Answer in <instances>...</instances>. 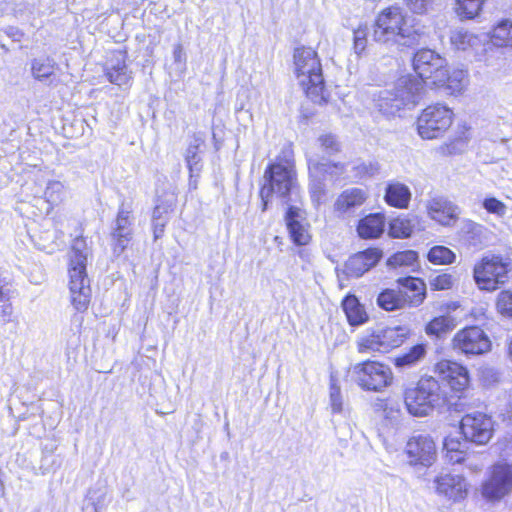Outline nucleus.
Returning <instances> with one entry per match:
<instances>
[{"label": "nucleus", "mask_w": 512, "mask_h": 512, "mask_svg": "<svg viewBox=\"0 0 512 512\" xmlns=\"http://www.w3.org/2000/svg\"><path fill=\"white\" fill-rule=\"evenodd\" d=\"M264 183L260 189L261 210L268 209L272 196H276L283 203L293 201V196L298 195L299 185L294 160L278 157L270 163L264 172Z\"/></svg>", "instance_id": "1"}, {"label": "nucleus", "mask_w": 512, "mask_h": 512, "mask_svg": "<svg viewBox=\"0 0 512 512\" xmlns=\"http://www.w3.org/2000/svg\"><path fill=\"white\" fill-rule=\"evenodd\" d=\"M373 39L400 47H412L419 43L421 34L412 28L405 27V18L399 7L384 9L373 26Z\"/></svg>", "instance_id": "2"}, {"label": "nucleus", "mask_w": 512, "mask_h": 512, "mask_svg": "<svg viewBox=\"0 0 512 512\" xmlns=\"http://www.w3.org/2000/svg\"><path fill=\"white\" fill-rule=\"evenodd\" d=\"M293 59L297 79L307 97L314 103H325V82L317 52L310 47H298Z\"/></svg>", "instance_id": "3"}, {"label": "nucleus", "mask_w": 512, "mask_h": 512, "mask_svg": "<svg viewBox=\"0 0 512 512\" xmlns=\"http://www.w3.org/2000/svg\"><path fill=\"white\" fill-rule=\"evenodd\" d=\"M88 249L83 238H76L72 244L69 268V289L71 303L79 312L88 309L91 300V288L86 274Z\"/></svg>", "instance_id": "4"}, {"label": "nucleus", "mask_w": 512, "mask_h": 512, "mask_svg": "<svg viewBox=\"0 0 512 512\" xmlns=\"http://www.w3.org/2000/svg\"><path fill=\"white\" fill-rule=\"evenodd\" d=\"M424 83L416 76L400 77L394 88L381 91L377 99V107L384 115H395L401 109L415 106L422 97Z\"/></svg>", "instance_id": "5"}, {"label": "nucleus", "mask_w": 512, "mask_h": 512, "mask_svg": "<svg viewBox=\"0 0 512 512\" xmlns=\"http://www.w3.org/2000/svg\"><path fill=\"white\" fill-rule=\"evenodd\" d=\"M446 392L433 377L421 378L417 386L406 389L404 402L408 412L416 417L429 415L435 408L442 406Z\"/></svg>", "instance_id": "6"}, {"label": "nucleus", "mask_w": 512, "mask_h": 512, "mask_svg": "<svg viewBox=\"0 0 512 512\" xmlns=\"http://www.w3.org/2000/svg\"><path fill=\"white\" fill-rule=\"evenodd\" d=\"M398 283L403 290L386 289L377 297V304L386 311H394L409 305L417 307L426 297L425 283L415 277L399 278Z\"/></svg>", "instance_id": "7"}, {"label": "nucleus", "mask_w": 512, "mask_h": 512, "mask_svg": "<svg viewBox=\"0 0 512 512\" xmlns=\"http://www.w3.org/2000/svg\"><path fill=\"white\" fill-rule=\"evenodd\" d=\"M511 271V259L501 255H485L473 269V278L480 290L492 292L506 284Z\"/></svg>", "instance_id": "8"}, {"label": "nucleus", "mask_w": 512, "mask_h": 512, "mask_svg": "<svg viewBox=\"0 0 512 512\" xmlns=\"http://www.w3.org/2000/svg\"><path fill=\"white\" fill-rule=\"evenodd\" d=\"M408 329L402 326L377 328L357 340V350L362 354L387 353L405 341Z\"/></svg>", "instance_id": "9"}, {"label": "nucleus", "mask_w": 512, "mask_h": 512, "mask_svg": "<svg viewBox=\"0 0 512 512\" xmlns=\"http://www.w3.org/2000/svg\"><path fill=\"white\" fill-rule=\"evenodd\" d=\"M352 379L363 389L381 391L392 382L391 369L376 361H364L353 365L349 370Z\"/></svg>", "instance_id": "10"}, {"label": "nucleus", "mask_w": 512, "mask_h": 512, "mask_svg": "<svg viewBox=\"0 0 512 512\" xmlns=\"http://www.w3.org/2000/svg\"><path fill=\"white\" fill-rule=\"evenodd\" d=\"M452 111L443 105L436 104L426 107L417 119V130L423 139H435L452 124Z\"/></svg>", "instance_id": "11"}, {"label": "nucleus", "mask_w": 512, "mask_h": 512, "mask_svg": "<svg viewBox=\"0 0 512 512\" xmlns=\"http://www.w3.org/2000/svg\"><path fill=\"white\" fill-rule=\"evenodd\" d=\"M446 60L430 49L417 51L413 58V68L417 78L425 83L430 80L432 85L443 82Z\"/></svg>", "instance_id": "12"}, {"label": "nucleus", "mask_w": 512, "mask_h": 512, "mask_svg": "<svg viewBox=\"0 0 512 512\" xmlns=\"http://www.w3.org/2000/svg\"><path fill=\"white\" fill-rule=\"evenodd\" d=\"M512 490V464L497 462L488 471L482 484V495L489 500H500Z\"/></svg>", "instance_id": "13"}, {"label": "nucleus", "mask_w": 512, "mask_h": 512, "mask_svg": "<svg viewBox=\"0 0 512 512\" xmlns=\"http://www.w3.org/2000/svg\"><path fill=\"white\" fill-rule=\"evenodd\" d=\"M134 220L131 205L123 202L119 206L110 234L115 255L119 256L132 240Z\"/></svg>", "instance_id": "14"}, {"label": "nucleus", "mask_w": 512, "mask_h": 512, "mask_svg": "<svg viewBox=\"0 0 512 512\" xmlns=\"http://www.w3.org/2000/svg\"><path fill=\"white\" fill-rule=\"evenodd\" d=\"M453 347L467 356L482 355L490 351L491 341L481 328L471 326L455 334Z\"/></svg>", "instance_id": "15"}, {"label": "nucleus", "mask_w": 512, "mask_h": 512, "mask_svg": "<svg viewBox=\"0 0 512 512\" xmlns=\"http://www.w3.org/2000/svg\"><path fill=\"white\" fill-rule=\"evenodd\" d=\"M460 429L466 441L483 445L492 437L493 421L484 413L474 412L462 418Z\"/></svg>", "instance_id": "16"}, {"label": "nucleus", "mask_w": 512, "mask_h": 512, "mask_svg": "<svg viewBox=\"0 0 512 512\" xmlns=\"http://www.w3.org/2000/svg\"><path fill=\"white\" fill-rule=\"evenodd\" d=\"M405 455L412 466H431L436 459L435 442L429 435H414L406 443Z\"/></svg>", "instance_id": "17"}, {"label": "nucleus", "mask_w": 512, "mask_h": 512, "mask_svg": "<svg viewBox=\"0 0 512 512\" xmlns=\"http://www.w3.org/2000/svg\"><path fill=\"white\" fill-rule=\"evenodd\" d=\"M428 216L444 227H452L461 214L460 207L445 196H434L426 202Z\"/></svg>", "instance_id": "18"}, {"label": "nucleus", "mask_w": 512, "mask_h": 512, "mask_svg": "<svg viewBox=\"0 0 512 512\" xmlns=\"http://www.w3.org/2000/svg\"><path fill=\"white\" fill-rule=\"evenodd\" d=\"M434 484L436 493L449 500L460 501L467 493L466 481L458 474L441 473L435 477Z\"/></svg>", "instance_id": "19"}, {"label": "nucleus", "mask_w": 512, "mask_h": 512, "mask_svg": "<svg viewBox=\"0 0 512 512\" xmlns=\"http://www.w3.org/2000/svg\"><path fill=\"white\" fill-rule=\"evenodd\" d=\"M436 372L454 391L461 392L469 385L467 368L456 362L450 360L440 361L436 365Z\"/></svg>", "instance_id": "20"}, {"label": "nucleus", "mask_w": 512, "mask_h": 512, "mask_svg": "<svg viewBox=\"0 0 512 512\" xmlns=\"http://www.w3.org/2000/svg\"><path fill=\"white\" fill-rule=\"evenodd\" d=\"M382 257L378 248H368L351 256L345 263L344 273L348 277L359 278L374 267Z\"/></svg>", "instance_id": "21"}, {"label": "nucleus", "mask_w": 512, "mask_h": 512, "mask_svg": "<svg viewBox=\"0 0 512 512\" xmlns=\"http://www.w3.org/2000/svg\"><path fill=\"white\" fill-rule=\"evenodd\" d=\"M305 212L294 205H290L285 215L286 225L293 242L297 245H305L310 236L304 224Z\"/></svg>", "instance_id": "22"}, {"label": "nucleus", "mask_w": 512, "mask_h": 512, "mask_svg": "<svg viewBox=\"0 0 512 512\" xmlns=\"http://www.w3.org/2000/svg\"><path fill=\"white\" fill-rule=\"evenodd\" d=\"M367 199V192L361 188H349L344 190L334 203V210L339 215H351L362 206Z\"/></svg>", "instance_id": "23"}, {"label": "nucleus", "mask_w": 512, "mask_h": 512, "mask_svg": "<svg viewBox=\"0 0 512 512\" xmlns=\"http://www.w3.org/2000/svg\"><path fill=\"white\" fill-rule=\"evenodd\" d=\"M105 75L111 83L117 86L128 84L131 75L126 65L124 52L116 51L112 54L106 63Z\"/></svg>", "instance_id": "24"}, {"label": "nucleus", "mask_w": 512, "mask_h": 512, "mask_svg": "<svg viewBox=\"0 0 512 512\" xmlns=\"http://www.w3.org/2000/svg\"><path fill=\"white\" fill-rule=\"evenodd\" d=\"M308 169L314 173V176L322 175L326 180L333 182L347 178L345 175L347 167L340 162L319 161L311 157L308 159Z\"/></svg>", "instance_id": "25"}, {"label": "nucleus", "mask_w": 512, "mask_h": 512, "mask_svg": "<svg viewBox=\"0 0 512 512\" xmlns=\"http://www.w3.org/2000/svg\"><path fill=\"white\" fill-rule=\"evenodd\" d=\"M385 228V217L381 213H373L359 220L357 233L362 239L379 238Z\"/></svg>", "instance_id": "26"}, {"label": "nucleus", "mask_w": 512, "mask_h": 512, "mask_svg": "<svg viewBox=\"0 0 512 512\" xmlns=\"http://www.w3.org/2000/svg\"><path fill=\"white\" fill-rule=\"evenodd\" d=\"M418 224L417 217L400 215L389 222L388 234L392 238H408Z\"/></svg>", "instance_id": "27"}, {"label": "nucleus", "mask_w": 512, "mask_h": 512, "mask_svg": "<svg viewBox=\"0 0 512 512\" xmlns=\"http://www.w3.org/2000/svg\"><path fill=\"white\" fill-rule=\"evenodd\" d=\"M342 307L350 325L359 326L367 322L368 315L356 296H346L342 301Z\"/></svg>", "instance_id": "28"}, {"label": "nucleus", "mask_w": 512, "mask_h": 512, "mask_svg": "<svg viewBox=\"0 0 512 512\" xmlns=\"http://www.w3.org/2000/svg\"><path fill=\"white\" fill-rule=\"evenodd\" d=\"M411 198L409 188L402 183H390L385 190L387 204L397 208H406Z\"/></svg>", "instance_id": "29"}, {"label": "nucleus", "mask_w": 512, "mask_h": 512, "mask_svg": "<svg viewBox=\"0 0 512 512\" xmlns=\"http://www.w3.org/2000/svg\"><path fill=\"white\" fill-rule=\"evenodd\" d=\"M426 355V345L416 344L408 351L393 358V363L400 370L411 368L417 365Z\"/></svg>", "instance_id": "30"}, {"label": "nucleus", "mask_w": 512, "mask_h": 512, "mask_svg": "<svg viewBox=\"0 0 512 512\" xmlns=\"http://www.w3.org/2000/svg\"><path fill=\"white\" fill-rule=\"evenodd\" d=\"M171 211V205L164 202L158 203L154 207L152 213V228L155 241L163 236Z\"/></svg>", "instance_id": "31"}, {"label": "nucleus", "mask_w": 512, "mask_h": 512, "mask_svg": "<svg viewBox=\"0 0 512 512\" xmlns=\"http://www.w3.org/2000/svg\"><path fill=\"white\" fill-rule=\"evenodd\" d=\"M379 164L375 161L355 160L351 163L348 179L363 180L375 176L379 172Z\"/></svg>", "instance_id": "32"}, {"label": "nucleus", "mask_w": 512, "mask_h": 512, "mask_svg": "<svg viewBox=\"0 0 512 512\" xmlns=\"http://www.w3.org/2000/svg\"><path fill=\"white\" fill-rule=\"evenodd\" d=\"M57 63L52 57H40L32 60L31 72L35 79L43 81L54 74Z\"/></svg>", "instance_id": "33"}, {"label": "nucleus", "mask_w": 512, "mask_h": 512, "mask_svg": "<svg viewBox=\"0 0 512 512\" xmlns=\"http://www.w3.org/2000/svg\"><path fill=\"white\" fill-rule=\"evenodd\" d=\"M491 42L497 47H512V22L502 20L494 27Z\"/></svg>", "instance_id": "34"}, {"label": "nucleus", "mask_w": 512, "mask_h": 512, "mask_svg": "<svg viewBox=\"0 0 512 512\" xmlns=\"http://www.w3.org/2000/svg\"><path fill=\"white\" fill-rule=\"evenodd\" d=\"M444 74L443 82L435 86H446L452 93H459L467 84V72L464 70L459 69L449 73L445 67Z\"/></svg>", "instance_id": "35"}, {"label": "nucleus", "mask_w": 512, "mask_h": 512, "mask_svg": "<svg viewBox=\"0 0 512 512\" xmlns=\"http://www.w3.org/2000/svg\"><path fill=\"white\" fill-rule=\"evenodd\" d=\"M486 228L470 219H463L460 225L461 235L472 245L482 242Z\"/></svg>", "instance_id": "36"}, {"label": "nucleus", "mask_w": 512, "mask_h": 512, "mask_svg": "<svg viewBox=\"0 0 512 512\" xmlns=\"http://www.w3.org/2000/svg\"><path fill=\"white\" fill-rule=\"evenodd\" d=\"M106 497V488H92L89 489L82 506L83 512H98L104 505Z\"/></svg>", "instance_id": "37"}, {"label": "nucleus", "mask_w": 512, "mask_h": 512, "mask_svg": "<svg viewBox=\"0 0 512 512\" xmlns=\"http://www.w3.org/2000/svg\"><path fill=\"white\" fill-rule=\"evenodd\" d=\"M66 197L65 186L58 180H51L47 183L44 198L46 202L51 206H58L64 201Z\"/></svg>", "instance_id": "38"}, {"label": "nucleus", "mask_w": 512, "mask_h": 512, "mask_svg": "<svg viewBox=\"0 0 512 512\" xmlns=\"http://www.w3.org/2000/svg\"><path fill=\"white\" fill-rule=\"evenodd\" d=\"M484 0H456V13L462 19H474L479 15Z\"/></svg>", "instance_id": "39"}, {"label": "nucleus", "mask_w": 512, "mask_h": 512, "mask_svg": "<svg viewBox=\"0 0 512 512\" xmlns=\"http://www.w3.org/2000/svg\"><path fill=\"white\" fill-rule=\"evenodd\" d=\"M309 193L313 203L319 205L326 194V179L322 175L314 176V173L309 170Z\"/></svg>", "instance_id": "40"}, {"label": "nucleus", "mask_w": 512, "mask_h": 512, "mask_svg": "<svg viewBox=\"0 0 512 512\" xmlns=\"http://www.w3.org/2000/svg\"><path fill=\"white\" fill-rule=\"evenodd\" d=\"M427 258L433 264L446 265L453 263L456 256L448 247L434 246L429 250Z\"/></svg>", "instance_id": "41"}, {"label": "nucleus", "mask_w": 512, "mask_h": 512, "mask_svg": "<svg viewBox=\"0 0 512 512\" xmlns=\"http://www.w3.org/2000/svg\"><path fill=\"white\" fill-rule=\"evenodd\" d=\"M452 320L447 316H439L432 319L425 328L430 336L441 337L442 334L451 330Z\"/></svg>", "instance_id": "42"}, {"label": "nucleus", "mask_w": 512, "mask_h": 512, "mask_svg": "<svg viewBox=\"0 0 512 512\" xmlns=\"http://www.w3.org/2000/svg\"><path fill=\"white\" fill-rule=\"evenodd\" d=\"M418 259V254L413 250H406L397 252L394 255H392L388 261L387 264L391 267H401V266H413Z\"/></svg>", "instance_id": "43"}, {"label": "nucleus", "mask_w": 512, "mask_h": 512, "mask_svg": "<svg viewBox=\"0 0 512 512\" xmlns=\"http://www.w3.org/2000/svg\"><path fill=\"white\" fill-rule=\"evenodd\" d=\"M477 40L476 36L464 30L455 31L451 35V43L458 50H466L467 48L474 46Z\"/></svg>", "instance_id": "44"}, {"label": "nucleus", "mask_w": 512, "mask_h": 512, "mask_svg": "<svg viewBox=\"0 0 512 512\" xmlns=\"http://www.w3.org/2000/svg\"><path fill=\"white\" fill-rule=\"evenodd\" d=\"M496 307L501 315L512 318V291L500 292L497 297Z\"/></svg>", "instance_id": "45"}, {"label": "nucleus", "mask_w": 512, "mask_h": 512, "mask_svg": "<svg viewBox=\"0 0 512 512\" xmlns=\"http://www.w3.org/2000/svg\"><path fill=\"white\" fill-rule=\"evenodd\" d=\"M320 147L328 156L334 155L341 150V146L337 137L332 134H324L318 138Z\"/></svg>", "instance_id": "46"}, {"label": "nucleus", "mask_w": 512, "mask_h": 512, "mask_svg": "<svg viewBox=\"0 0 512 512\" xmlns=\"http://www.w3.org/2000/svg\"><path fill=\"white\" fill-rule=\"evenodd\" d=\"M353 34L354 51L356 54L360 55L366 48L369 28L367 25H360L354 30Z\"/></svg>", "instance_id": "47"}, {"label": "nucleus", "mask_w": 512, "mask_h": 512, "mask_svg": "<svg viewBox=\"0 0 512 512\" xmlns=\"http://www.w3.org/2000/svg\"><path fill=\"white\" fill-rule=\"evenodd\" d=\"M483 208L490 214L503 217L507 212L506 205L495 197L485 198L482 202Z\"/></svg>", "instance_id": "48"}, {"label": "nucleus", "mask_w": 512, "mask_h": 512, "mask_svg": "<svg viewBox=\"0 0 512 512\" xmlns=\"http://www.w3.org/2000/svg\"><path fill=\"white\" fill-rule=\"evenodd\" d=\"M205 144V138L202 134L197 133L194 134L192 139L189 142V145L186 149L185 156H192L193 155H201L203 153V146Z\"/></svg>", "instance_id": "49"}, {"label": "nucleus", "mask_w": 512, "mask_h": 512, "mask_svg": "<svg viewBox=\"0 0 512 512\" xmlns=\"http://www.w3.org/2000/svg\"><path fill=\"white\" fill-rule=\"evenodd\" d=\"M430 285L434 290L450 289L453 285V277L450 274H440L430 279Z\"/></svg>", "instance_id": "50"}, {"label": "nucleus", "mask_w": 512, "mask_h": 512, "mask_svg": "<svg viewBox=\"0 0 512 512\" xmlns=\"http://www.w3.org/2000/svg\"><path fill=\"white\" fill-rule=\"evenodd\" d=\"M185 161L192 176H200L203 163L201 155L185 156Z\"/></svg>", "instance_id": "51"}, {"label": "nucleus", "mask_w": 512, "mask_h": 512, "mask_svg": "<svg viewBox=\"0 0 512 512\" xmlns=\"http://www.w3.org/2000/svg\"><path fill=\"white\" fill-rule=\"evenodd\" d=\"M467 441L461 442L458 438L448 436L444 440V448L447 453L464 452Z\"/></svg>", "instance_id": "52"}, {"label": "nucleus", "mask_w": 512, "mask_h": 512, "mask_svg": "<svg viewBox=\"0 0 512 512\" xmlns=\"http://www.w3.org/2000/svg\"><path fill=\"white\" fill-rule=\"evenodd\" d=\"M14 309L10 300L0 303V323L7 324L13 321Z\"/></svg>", "instance_id": "53"}, {"label": "nucleus", "mask_w": 512, "mask_h": 512, "mask_svg": "<svg viewBox=\"0 0 512 512\" xmlns=\"http://www.w3.org/2000/svg\"><path fill=\"white\" fill-rule=\"evenodd\" d=\"M330 401L331 408L334 413H340L342 411V400L340 394V388L336 385H331L330 388Z\"/></svg>", "instance_id": "54"}, {"label": "nucleus", "mask_w": 512, "mask_h": 512, "mask_svg": "<svg viewBox=\"0 0 512 512\" xmlns=\"http://www.w3.org/2000/svg\"><path fill=\"white\" fill-rule=\"evenodd\" d=\"M407 7L414 13L423 14L427 11L431 0H404Z\"/></svg>", "instance_id": "55"}, {"label": "nucleus", "mask_w": 512, "mask_h": 512, "mask_svg": "<svg viewBox=\"0 0 512 512\" xmlns=\"http://www.w3.org/2000/svg\"><path fill=\"white\" fill-rule=\"evenodd\" d=\"M173 58L175 63L185 64L186 54L181 44H176L173 49Z\"/></svg>", "instance_id": "56"}, {"label": "nucleus", "mask_w": 512, "mask_h": 512, "mask_svg": "<svg viewBox=\"0 0 512 512\" xmlns=\"http://www.w3.org/2000/svg\"><path fill=\"white\" fill-rule=\"evenodd\" d=\"M447 458L452 463H461L464 461L465 453L464 452H454V453H447Z\"/></svg>", "instance_id": "57"}, {"label": "nucleus", "mask_w": 512, "mask_h": 512, "mask_svg": "<svg viewBox=\"0 0 512 512\" xmlns=\"http://www.w3.org/2000/svg\"><path fill=\"white\" fill-rule=\"evenodd\" d=\"M6 34L12 38H14L15 40H20V36L21 34L19 33V31L13 27H9L7 30H6Z\"/></svg>", "instance_id": "58"}, {"label": "nucleus", "mask_w": 512, "mask_h": 512, "mask_svg": "<svg viewBox=\"0 0 512 512\" xmlns=\"http://www.w3.org/2000/svg\"><path fill=\"white\" fill-rule=\"evenodd\" d=\"M9 289H4V287L0 286V303L5 300H10Z\"/></svg>", "instance_id": "59"}, {"label": "nucleus", "mask_w": 512, "mask_h": 512, "mask_svg": "<svg viewBox=\"0 0 512 512\" xmlns=\"http://www.w3.org/2000/svg\"><path fill=\"white\" fill-rule=\"evenodd\" d=\"M199 177L200 176H192V173H189V187L191 189L197 188Z\"/></svg>", "instance_id": "60"}, {"label": "nucleus", "mask_w": 512, "mask_h": 512, "mask_svg": "<svg viewBox=\"0 0 512 512\" xmlns=\"http://www.w3.org/2000/svg\"><path fill=\"white\" fill-rule=\"evenodd\" d=\"M508 351H509V357H510V359H511V361H512V339H511V342H510V344H509V349H508Z\"/></svg>", "instance_id": "61"}, {"label": "nucleus", "mask_w": 512, "mask_h": 512, "mask_svg": "<svg viewBox=\"0 0 512 512\" xmlns=\"http://www.w3.org/2000/svg\"><path fill=\"white\" fill-rule=\"evenodd\" d=\"M1 48H2L3 50H5V51H8V48L6 47V45H5V44H1Z\"/></svg>", "instance_id": "62"}]
</instances>
